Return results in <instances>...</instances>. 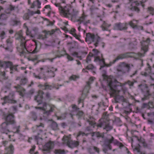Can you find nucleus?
I'll return each mask as SVG.
<instances>
[{
    "mask_svg": "<svg viewBox=\"0 0 154 154\" xmlns=\"http://www.w3.org/2000/svg\"><path fill=\"white\" fill-rule=\"evenodd\" d=\"M43 95H44L45 94L42 91L40 90L38 91V96L35 97V100L38 103V105L41 106L38 107H35V108L44 111V114L48 115L51 112H53L55 107L53 105H47L45 103H42L43 99Z\"/></svg>",
    "mask_w": 154,
    "mask_h": 154,
    "instance_id": "f257e3e1",
    "label": "nucleus"
},
{
    "mask_svg": "<svg viewBox=\"0 0 154 154\" xmlns=\"http://www.w3.org/2000/svg\"><path fill=\"white\" fill-rule=\"evenodd\" d=\"M57 70V69L52 67L45 66L40 69L38 74L34 73L33 75L35 78L38 79L45 78L47 73H48V75L51 77H54V72Z\"/></svg>",
    "mask_w": 154,
    "mask_h": 154,
    "instance_id": "f03ea898",
    "label": "nucleus"
},
{
    "mask_svg": "<svg viewBox=\"0 0 154 154\" xmlns=\"http://www.w3.org/2000/svg\"><path fill=\"white\" fill-rule=\"evenodd\" d=\"M17 65H13L10 62L3 61L0 60V75L4 77L5 75V71L7 68H9L10 73H14L17 71Z\"/></svg>",
    "mask_w": 154,
    "mask_h": 154,
    "instance_id": "7ed1b4c3",
    "label": "nucleus"
},
{
    "mask_svg": "<svg viewBox=\"0 0 154 154\" xmlns=\"http://www.w3.org/2000/svg\"><path fill=\"white\" fill-rule=\"evenodd\" d=\"M103 80L106 81L110 88V95L114 97L116 101V79L112 76H108L106 74L103 75Z\"/></svg>",
    "mask_w": 154,
    "mask_h": 154,
    "instance_id": "20e7f679",
    "label": "nucleus"
},
{
    "mask_svg": "<svg viewBox=\"0 0 154 154\" xmlns=\"http://www.w3.org/2000/svg\"><path fill=\"white\" fill-rule=\"evenodd\" d=\"M85 41L88 44L93 42L94 46L96 47L101 41V39L98 35L88 33L86 34Z\"/></svg>",
    "mask_w": 154,
    "mask_h": 154,
    "instance_id": "39448f33",
    "label": "nucleus"
},
{
    "mask_svg": "<svg viewBox=\"0 0 154 154\" xmlns=\"http://www.w3.org/2000/svg\"><path fill=\"white\" fill-rule=\"evenodd\" d=\"M139 88L141 90L143 97L142 98V101L149 99L152 97L150 89L147 85L145 84H141L138 85Z\"/></svg>",
    "mask_w": 154,
    "mask_h": 154,
    "instance_id": "423d86ee",
    "label": "nucleus"
},
{
    "mask_svg": "<svg viewBox=\"0 0 154 154\" xmlns=\"http://www.w3.org/2000/svg\"><path fill=\"white\" fill-rule=\"evenodd\" d=\"M70 7L69 6H65L64 8H59L61 14L64 17H71L75 18L77 15L78 11L75 9H73L72 12L70 13L69 12Z\"/></svg>",
    "mask_w": 154,
    "mask_h": 154,
    "instance_id": "0eeeda50",
    "label": "nucleus"
},
{
    "mask_svg": "<svg viewBox=\"0 0 154 154\" xmlns=\"http://www.w3.org/2000/svg\"><path fill=\"white\" fill-rule=\"evenodd\" d=\"M18 35L17 39L20 42V48H19V49H21V51L20 52V54L21 56H24L25 57L28 52V51L27 50L25 47L26 42L25 39L21 33L19 34Z\"/></svg>",
    "mask_w": 154,
    "mask_h": 154,
    "instance_id": "6e6552de",
    "label": "nucleus"
},
{
    "mask_svg": "<svg viewBox=\"0 0 154 154\" xmlns=\"http://www.w3.org/2000/svg\"><path fill=\"white\" fill-rule=\"evenodd\" d=\"M103 119L99 124L97 125V127H103V129H106L107 131L112 129V127L109 125V120L108 119V114L104 113L103 116Z\"/></svg>",
    "mask_w": 154,
    "mask_h": 154,
    "instance_id": "1a4fd4ad",
    "label": "nucleus"
},
{
    "mask_svg": "<svg viewBox=\"0 0 154 154\" xmlns=\"http://www.w3.org/2000/svg\"><path fill=\"white\" fill-rule=\"evenodd\" d=\"M130 69L129 65L125 62L120 63L117 66V71L119 72L118 76L122 75L123 73L128 72Z\"/></svg>",
    "mask_w": 154,
    "mask_h": 154,
    "instance_id": "9d476101",
    "label": "nucleus"
},
{
    "mask_svg": "<svg viewBox=\"0 0 154 154\" xmlns=\"http://www.w3.org/2000/svg\"><path fill=\"white\" fill-rule=\"evenodd\" d=\"M70 136L71 135H69V136L63 137V143L71 148L77 146L79 145V142L75 140H72Z\"/></svg>",
    "mask_w": 154,
    "mask_h": 154,
    "instance_id": "9b49d317",
    "label": "nucleus"
},
{
    "mask_svg": "<svg viewBox=\"0 0 154 154\" xmlns=\"http://www.w3.org/2000/svg\"><path fill=\"white\" fill-rule=\"evenodd\" d=\"M114 138L111 135H108L105 140L104 143L103 144V151L106 153L109 149H111L112 148L110 145V143L113 142Z\"/></svg>",
    "mask_w": 154,
    "mask_h": 154,
    "instance_id": "f8f14e48",
    "label": "nucleus"
},
{
    "mask_svg": "<svg viewBox=\"0 0 154 154\" xmlns=\"http://www.w3.org/2000/svg\"><path fill=\"white\" fill-rule=\"evenodd\" d=\"M94 79V77H92L90 78L89 81L87 83V85L85 86L83 90L82 97L79 101V103L82 102L84 100L83 97L84 96H86L87 94L89 92V90L90 88V85L92 83Z\"/></svg>",
    "mask_w": 154,
    "mask_h": 154,
    "instance_id": "ddd939ff",
    "label": "nucleus"
},
{
    "mask_svg": "<svg viewBox=\"0 0 154 154\" xmlns=\"http://www.w3.org/2000/svg\"><path fill=\"white\" fill-rule=\"evenodd\" d=\"M14 92L11 91L9 95L8 96H5L3 99L4 102L2 103V105H4L7 103H16V101L14 99Z\"/></svg>",
    "mask_w": 154,
    "mask_h": 154,
    "instance_id": "4468645a",
    "label": "nucleus"
},
{
    "mask_svg": "<svg viewBox=\"0 0 154 154\" xmlns=\"http://www.w3.org/2000/svg\"><path fill=\"white\" fill-rule=\"evenodd\" d=\"M28 3L31 5V8H34L35 6H36L38 8H41V2L39 0H28Z\"/></svg>",
    "mask_w": 154,
    "mask_h": 154,
    "instance_id": "2eb2a0df",
    "label": "nucleus"
},
{
    "mask_svg": "<svg viewBox=\"0 0 154 154\" xmlns=\"http://www.w3.org/2000/svg\"><path fill=\"white\" fill-rule=\"evenodd\" d=\"M147 66L148 67L146 68L145 71L142 72L141 74V75L145 77L149 75V77L150 78V76L153 73H151L152 68L149 63H147Z\"/></svg>",
    "mask_w": 154,
    "mask_h": 154,
    "instance_id": "dca6fc26",
    "label": "nucleus"
},
{
    "mask_svg": "<svg viewBox=\"0 0 154 154\" xmlns=\"http://www.w3.org/2000/svg\"><path fill=\"white\" fill-rule=\"evenodd\" d=\"M78 21L80 23H83L84 25H87L89 23V20L88 19V16L83 14L78 19Z\"/></svg>",
    "mask_w": 154,
    "mask_h": 154,
    "instance_id": "f3484780",
    "label": "nucleus"
},
{
    "mask_svg": "<svg viewBox=\"0 0 154 154\" xmlns=\"http://www.w3.org/2000/svg\"><path fill=\"white\" fill-rule=\"evenodd\" d=\"M8 123L6 122H4L0 126V131L2 133L7 134L9 131L8 127Z\"/></svg>",
    "mask_w": 154,
    "mask_h": 154,
    "instance_id": "a211bd4d",
    "label": "nucleus"
},
{
    "mask_svg": "<svg viewBox=\"0 0 154 154\" xmlns=\"http://www.w3.org/2000/svg\"><path fill=\"white\" fill-rule=\"evenodd\" d=\"M54 146V143L53 142L49 141L47 142L45 145L43 147L45 151H48L53 149Z\"/></svg>",
    "mask_w": 154,
    "mask_h": 154,
    "instance_id": "6ab92c4d",
    "label": "nucleus"
},
{
    "mask_svg": "<svg viewBox=\"0 0 154 154\" xmlns=\"http://www.w3.org/2000/svg\"><path fill=\"white\" fill-rule=\"evenodd\" d=\"M6 122L10 124H13L15 121L14 115L12 114H8L5 117Z\"/></svg>",
    "mask_w": 154,
    "mask_h": 154,
    "instance_id": "aec40b11",
    "label": "nucleus"
},
{
    "mask_svg": "<svg viewBox=\"0 0 154 154\" xmlns=\"http://www.w3.org/2000/svg\"><path fill=\"white\" fill-rule=\"evenodd\" d=\"M131 53L127 52L119 54L116 57V61L129 57H130L129 54Z\"/></svg>",
    "mask_w": 154,
    "mask_h": 154,
    "instance_id": "412c9836",
    "label": "nucleus"
},
{
    "mask_svg": "<svg viewBox=\"0 0 154 154\" xmlns=\"http://www.w3.org/2000/svg\"><path fill=\"white\" fill-rule=\"evenodd\" d=\"M123 103L124 102L128 105V103L127 102L126 100L124 98L123 96H119L116 94V103Z\"/></svg>",
    "mask_w": 154,
    "mask_h": 154,
    "instance_id": "4be33fe9",
    "label": "nucleus"
},
{
    "mask_svg": "<svg viewBox=\"0 0 154 154\" xmlns=\"http://www.w3.org/2000/svg\"><path fill=\"white\" fill-rule=\"evenodd\" d=\"M17 89V91L19 93V94L22 97H23L25 94V90L20 85H18L17 86L15 87Z\"/></svg>",
    "mask_w": 154,
    "mask_h": 154,
    "instance_id": "5701e85b",
    "label": "nucleus"
},
{
    "mask_svg": "<svg viewBox=\"0 0 154 154\" xmlns=\"http://www.w3.org/2000/svg\"><path fill=\"white\" fill-rule=\"evenodd\" d=\"M139 5V3L137 1H135L131 4L132 6L131 9L133 11H135L138 13L140 10L137 6Z\"/></svg>",
    "mask_w": 154,
    "mask_h": 154,
    "instance_id": "b1692460",
    "label": "nucleus"
},
{
    "mask_svg": "<svg viewBox=\"0 0 154 154\" xmlns=\"http://www.w3.org/2000/svg\"><path fill=\"white\" fill-rule=\"evenodd\" d=\"M12 42V40L11 38H8L7 40V47L5 48L6 50L10 51H11V43Z\"/></svg>",
    "mask_w": 154,
    "mask_h": 154,
    "instance_id": "393cba45",
    "label": "nucleus"
},
{
    "mask_svg": "<svg viewBox=\"0 0 154 154\" xmlns=\"http://www.w3.org/2000/svg\"><path fill=\"white\" fill-rule=\"evenodd\" d=\"M126 26L127 24H124L120 23L116 24V26L118 28V29L121 30L126 29L127 28Z\"/></svg>",
    "mask_w": 154,
    "mask_h": 154,
    "instance_id": "a878e982",
    "label": "nucleus"
},
{
    "mask_svg": "<svg viewBox=\"0 0 154 154\" xmlns=\"http://www.w3.org/2000/svg\"><path fill=\"white\" fill-rule=\"evenodd\" d=\"M122 86L120 82H118L116 80V94L117 92L119 93L122 89Z\"/></svg>",
    "mask_w": 154,
    "mask_h": 154,
    "instance_id": "bb28decb",
    "label": "nucleus"
},
{
    "mask_svg": "<svg viewBox=\"0 0 154 154\" xmlns=\"http://www.w3.org/2000/svg\"><path fill=\"white\" fill-rule=\"evenodd\" d=\"M42 89L51 90L53 88H55L57 89H58L59 87H57L56 85H52L49 86L48 85H45L43 86Z\"/></svg>",
    "mask_w": 154,
    "mask_h": 154,
    "instance_id": "cd10ccee",
    "label": "nucleus"
},
{
    "mask_svg": "<svg viewBox=\"0 0 154 154\" xmlns=\"http://www.w3.org/2000/svg\"><path fill=\"white\" fill-rule=\"evenodd\" d=\"M14 147L12 145H10L9 147L6 149L7 152L5 154H13Z\"/></svg>",
    "mask_w": 154,
    "mask_h": 154,
    "instance_id": "c85d7f7f",
    "label": "nucleus"
},
{
    "mask_svg": "<svg viewBox=\"0 0 154 154\" xmlns=\"http://www.w3.org/2000/svg\"><path fill=\"white\" fill-rule=\"evenodd\" d=\"M148 46L146 45L144 46H143L142 47V51L144 53H139V56L140 57H143L144 56V54L148 50Z\"/></svg>",
    "mask_w": 154,
    "mask_h": 154,
    "instance_id": "c756f323",
    "label": "nucleus"
},
{
    "mask_svg": "<svg viewBox=\"0 0 154 154\" xmlns=\"http://www.w3.org/2000/svg\"><path fill=\"white\" fill-rule=\"evenodd\" d=\"M101 57H97L95 58L94 61L99 62L101 64H104V59L102 57V54H101Z\"/></svg>",
    "mask_w": 154,
    "mask_h": 154,
    "instance_id": "7c9ffc66",
    "label": "nucleus"
},
{
    "mask_svg": "<svg viewBox=\"0 0 154 154\" xmlns=\"http://www.w3.org/2000/svg\"><path fill=\"white\" fill-rule=\"evenodd\" d=\"M110 26V24H108L106 22L104 21L101 26V28L103 30H108V28Z\"/></svg>",
    "mask_w": 154,
    "mask_h": 154,
    "instance_id": "2f4dec72",
    "label": "nucleus"
},
{
    "mask_svg": "<svg viewBox=\"0 0 154 154\" xmlns=\"http://www.w3.org/2000/svg\"><path fill=\"white\" fill-rule=\"evenodd\" d=\"M44 127V125L42 123H40L39 125H36L33 128V129L35 130L36 129L37 131L39 130L42 132V128Z\"/></svg>",
    "mask_w": 154,
    "mask_h": 154,
    "instance_id": "473e14b6",
    "label": "nucleus"
},
{
    "mask_svg": "<svg viewBox=\"0 0 154 154\" xmlns=\"http://www.w3.org/2000/svg\"><path fill=\"white\" fill-rule=\"evenodd\" d=\"M45 9H46L48 11V16H50L51 14V9L50 8V6L49 5H46L44 9L42 10L43 11H45Z\"/></svg>",
    "mask_w": 154,
    "mask_h": 154,
    "instance_id": "72a5a7b5",
    "label": "nucleus"
},
{
    "mask_svg": "<svg viewBox=\"0 0 154 154\" xmlns=\"http://www.w3.org/2000/svg\"><path fill=\"white\" fill-rule=\"evenodd\" d=\"M93 136H96L97 137H103V134H102L100 133L99 132H94L93 133L92 135Z\"/></svg>",
    "mask_w": 154,
    "mask_h": 154,
    "instance_id": "f704fd0d",
    "label": "nucleus"
},
{
    "mask_svg": "<svg viewBox=\"0 0 154 154\" xmlns=\"http://www.w3.org/2000/svg\"><path fill=\"white\" fill-rule=\"evenodd\" d=\"M29 15L30 16H32L34 14H40V11L39 10H38L37 11H29L28 12V13Z\"/></svg>",
    "mask_w": 154,
    "mask_h": 154,
    "instance_id": "c9c22d12",
    "label": "nucleus"
},
{
    "mask_svg": "<svg viewBox=\"0 0 154 154\" xmlns=\"http://www.w3.org/2000/svg\"><path fill=\"white\" fill-rule=\"evenodd\" d=\"M35 49L33 50V51H32V53L33 54H35L37 53L39 50V47L38 46V44L37 43L35 42Z\"/></svg>",
    "mask_w": 154,
    "mask_h": 154,
    "instance_id": "e433bc0d",
    "label": "nucleus"
},
{
    "mask_svg": "<svg viewBox=\"0 0 154 154\" xmlns=\"http://www.w3.org/2000/svg\"><path fill=\"white\" fill-rule=\"evenodd\" d=\"M94 150L95 151L97 152L98 153H99V149L96 147L93 146L91 148H90V149L88 150L90 154H92L93 153V152H91V150Z\"/></svg>",
    "mask_w": 154,
    "mask_h": 154,
    "instance_id": "4c0bfd02",
    "label": "nucleus"
},
{
    "mask_svg": "<svg viewBox=\"0 0 154 154\" xmlns=\"http://www.w3.org/2000/svg\"><path fill=\"white\" fill-rule=\"evenodd\" d=\"M116 146H117L120 149H121L124 146V145L121 143L120 142L117 140H116Z\"/></svg>",
    "mask_w": 154,
    "mask_h": 154,
    "instance_id": "58836bf2",
    "label": "nucleus"
},
{
    "mask_svg": "<svg viewBox=\"0 0 154 154\" xmlns=\"http://www.w3.org/2000/svg\"><path fill=\"white\" fill-rule=\"evenodd\" d=\"M51 128L54 130H56L58 129L57 124L55 122H53L51 125Z\"/></svg>",
    "mask_w": 154,
    "mask_h": 154,
    "instance_id": "ea45409f",
    "label": "nucleus"
},
{
    "mask_svg": "<svg viewBox=\"0 0 154 154\" xmlns=\"http://www.w3.org/2000/svg\"><path fill=\"white\" fill-rule=\"evenodd\" d=\"M71 55L74 57H77L79 58L80 60H82V57L79 56L78 53L76 52H73L71 54Z\"/></svg>",
    "mask_w": 154,
    "mask_h": 154,
    "instance_id": "a19ab883",
    "label": "nucleus"
},
{
    "mask_svg": "<svg viewBox=\"0 0 154 154\" xmlns=\"http://www.w3.org/2000/svg\"><path fill=\"white\" fill-rule=\"evenodd\" d=\"M86 69L88 70H94L95 68L92 64H89L86 67Z\"/></svg>",
    "mask_w": 154,
    "mask_h": 154,
    "instance_id": "79ce46f5",
    "label": "nucleus"
},
{
    "mask_svg": "<svg viewBox=\"0 0 154 154\" xmlns=\"http://www.w3.org/2000/svg\"><path fill=\"white\" fill-rule=\"evenodd\" d=\"M148 11L152 15L154 14V8L152 7H149L148 8Z\"/></svg>",
    "mask_w": 154,
    "mask_h": 154,
    "instance_id": "37998d69",
    "label": "nucleus"
},
{
    "mask_svg": "<svg viewBox=\"0 0 154 154\" xmlns=\"http://www.w3.org/2000/svg\"><path fill=\"white\" fill-rule=\"evenodd\" d=\"M8 17L7 14H2L0 16V20H5Z\"/></svg>",
    "mask_w": 154,
    "mask_h": 154,
    "instance_id": "c03bdc74",
    "label": "nucleus"
},
{
    "mask_svg": "<svg viewBox=\"0 0 154 154\" xmlns=\"http://www.w3.org/2000/svg\"><path fill=\"white\" fill-rule=\"evenodd\" d=\"M55 152L56 154H65V152L64 150L60 149L56 150Z\"/></svg>",
    "mask_w": 154,
    "mask_h": 154,
    "instance_id": "a18cd8bd",
    "label": "nucleus"
},
{
    "mask_svg": "<svg viewBox=\"0 0 154 154\" xmlns=\"http://www.w3.org/2000/svg\"><path fill=\"white\" fill-rule=\"evenodd\" d=\"M79 78V76L76 75H72L70 77L69 79L71 80L76 81Z\"/></svg>",
    "mask_w": 154,
    "mask_h": 154,
    "instance_id": "49530a36",
    "label": "nucleus"
},
{
    "mask_svg": "<svg viewBox=\"0 0 154 154\" xmlns=\"http://www.w3.org/2000/svg\"><path fill=\"white\" fill-rule=\"evenodd\" d=\"M5 37V32L3 31L0 30V38L2 39Z\"/></svg>",
    "mask_w": 154,
    "mask_h": 154,
    "instance_id": "de8ad7c7",
    "label": "nucleus"
},
{
    "mask_svg": "<svg viewBox=\"0 0 154 154\" xmlns=\"http://www.w3.org/2000/svg\"><path fill=\"white\" fill-rule=\"evenodd\" d=\"M27 80L26 78H23L21 79L20 84L21 85H24L27 82Z\"/></svg>",
    "mask_w": 154,
    "mask_h": 154,
    "instance_id": "09e8293b",
    "label": "nucleus"
},
{
    "mask_svg": "<svg viewBox=\"0 0 154 154\" xmlns=\"http://www.w3.org/2000/svg\"><path fill=\"white\" fill-rule=\"evenodd\" d=\"M135 137L137 138V140L139 142H142L143 143V146L146 147L147 146V144H146V143L143 141V140H142L141 139H139L137 136H135Z\"/></svg>",
    "mask_w": 154,
    "mask_h": 154,
    "instance_id": "8fccbe9b",
    "label": "nucleus"
},
{
    "mask_svg": "<svg viewBox=\"0 0 154 154\" xmlns=\"http://www.w3.org/2000/svg\"><path fill=\"white\" fill-rule=\"evenodd\" d=\"M149 109L154 108V104L152 101H149L148 103Z\"/></svg>",
    "mask_w": 154,
    "mask_h": 154,
    "instance_id": "3c124183",
    "label": "nucleus"
},
{
    "mask_svg": "<svg viewBox=\"0 0 154 154\" xmlns=\"http://www.w3.org/2000/svg\"><path fill=\"white\" fill-rule=\"evenodd\" d=\"M92 54L91 55L90 54H89L86 60L85 61L87 63H88L90 61L91 59V57H92Z\"/></svg>",
    "mask_w": 154,
    "mask_h": 154,
    "instance_id": "603ef678",
    "label": "nucleus"
},
{
    "mask_svg": "<svg viewBox=\"0 0 154 154\" xmlns=\"http://www.w3.org/2000/svg\"><path fill=\"white\" fill-rule=\"evenodd\" d=\"M20 126H18L13 129V131L14 133H18L19 132Z\"/></svg>",
    "mask_w": 154,
    "mask_h": 154,
    "instance_id": "864d4df0",
    "label": "nucleus"
},
{
    "mask_svg": "<svg viewBox=\"0 0 154 154\" xmlns=\"http://www.w3.org/2000/svg\"><path fill=\"white\" fill-rule=\"evenodd\" d=\"M29 16L28 13H25L23 16V19L25 20H27L29 18Z\"/></svg>",
    "mask_w": 154,
    "mask_h": 154,
    "instance_id": "5fc2aeb1",
    "label": "nucleus"
},
{
    "mask_svg": "<svg viewBox=\"0 0 154 154\" xmlns=\"http://www.w3.org/2000/svg\"><path fill=\"white\" fill-rule=\"evenodd\" d=\"M126 84H128L130 87H133V86L134 82H131L130 80H128L126 83Z\"/></svg>",
    "mask_w": 154,
    "mask_h": 154,
    "instance_id": "6e6d98bb",
    "label": "nucleus"
},
{
    "mask_svg": "<svg viewBox=\"0 0 154 154\" xmlns=\"http://www.w3.org/2000/svg\"><path fill=\"white\" fill-rule=\"evenodd\" d=\"M129 25L133 28H135L137 27V26L136 25L134 24L132 22V21H131L129 23Z\"/></svg>",
    "mask_w": 154,
    "mask_h": 154,
    "instance_id": "4d7b16f0",
    "label": "nucleus"
},
{
    "mask_svg": "<svg viewBox=\"0 0 154 154\" xmlns=\"http://www.w3.org/2000/svg\"><path fill=\"white\" fill-rule=\"evenodd\" d=\"M20 23V21L17 20H14L12 22L11 24L13 26H15L18 25Z\"/></svg>",
    "mask_w": 154,
    "mask_h": 154,
    "instance_id": "13d9d810",
    "label": "nucleus"
},
{
    "mask_svg": "<svg viewBox=\"0 0 154 154\" xmlns=\"http://www.w3.org/2000/svg\"><path fill=\"white\" fill-rule=\"evenodd\" d=\"M150 78L151 79V80L153 81L154 82V73L153 74H152L150 76ZM151 86H154L153 88L154 89V83L152 84H151Z\"/></svg>",
    "mask_w": 154,
    "mask_h": 154,
    "instance_id": "bf43d9fd",
    "label": "nucleus"
},
{
    "mask_svg": "<svg viewBox=\"0 0 154 154\" xmlns=\"http://www.w3.org/2000/svg\"><path fill=\"white\" fill-rule=\"evenodd\" d=\"M66 55H67V58L69 60L72 61L73 60V58L71 56H70L68 54H66Z\"/></svg>",
    "mask_w": 154,
    "mask_h": 154,
    "instance_id": "052dcab7",
    "label": "nucleus"
},
{
    "mask_svg": "<svg viewBox=\"0 0 154 154\" xmlns=\"http://www.w3.org/2000/svg\"><path fill=\"white\" fill-rule=\"evenodd\" d=\"M83 112L82 111H79L77 113V116L81 117L83 115Z\"/></svg>",
    "mask_w": 154,
    "mask_h": 154,
    "instance_id": "680f3d73",
    "label": "nucleus"
},
{
    "mask_svg": "<svg viewBox=\"0 0 154 154\" xmlns=\"http://www.w3.org/2000/svg\"><path fill=\"white\" fill-rule=\"evenodd\" d=\"M142 107L143 108H148L149 109V107H148V103H143V104Z\"/></svg>",
    "mask_w": 154,
    "mask_h": 154,
    "instance_id": "e2e57ef3",
    "label": "nucleus"
},
{
    "mask_svg": "<svg viewBox=\"0 0 154 154\" xmlns=\"http://www.w3.org/2000/svg\"><path fill=\"white\" fill-rule=\"evenodd\" d=\"M66 117V114H62L59 118V119H65ZM58 119H59V118H58Z\"/></svg>",
    "mask_w": 154,
    "mask_h": 154,
    "instance_id": "0e129e2a",
    "label": "nucleus"
},
{
    "mask_svg": "<svg viewBox=\"0 0 154 154\" xmlns=\"http://www.w3.org/2000/svg\"><path fill=\"white\" fill-rule=\"evenodd\" d=\"M85 135V134L83 132L80 131L78 134L77 135V137H78L81 135H82V136H84Z\"/></svg>",
    "mask_w": 154,
    "mask_h": 154,
    "instance_id": "69168bd1",
    "label": "nucleus"
},
{
    "mask_svg": "<svg viewBox=\"0 0 154 154\" xmlns=\"http://www.w3.org/2000/svg\"><path fill=\"white\" fill-rule=\"evenodd\" d=\"M72 109L73 111H77V108L75 105H72Z\"/></svg>",
    "mask_w": 154,
    "mask_h": 154,
    "instance_id": "338daca9",
    "label": "nucleus"
},
{
    "mask_svg": "<svg viewBox=\"0 0 154 154\" xmlns=\"http://www.w3.org/2000/svg\"><path fill=\"white\" fill-rule=\"evenodd\" d=\"M148 122L149 123L151 124L152 126H154V119L153 121L149 120H148Z\"/></svg>",
    "mask_w": 154,
    "mask_h": 154,
    "instance_id": "774afa93",
    "label": "nucleus"
}]
</instances>
